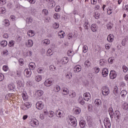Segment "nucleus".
<instances>
[{
    "label": "nucleus",
    "mask_w": 128,
    "mask_h": 128,
    "mask_svg": "<svg viewBox=\"0 0 128 128\" xmlns=\"http://www.w3.org/2000/svg\"><path fill=\"white\" fill-rule=\"evenodd\" d=\"M68 124H70L73 127H76V126L77 123L76 119L74 117H70L68 119Z\"/></svg>",
    "instance_id": "1"
},
{
    "label": "nucleus",
    "mask_w": 128,
    "mask_h": 128,
    "mask_svg": "<svg viewBox=\"0 0 128 128\" xmlns=\"http://www.w3.org/2000/svg\"><path fill=\"white\" fill-rule=\"evenodd\" d=\"M104 125L106 128H111V122L110 120L108 118H105L104 120Z\"/></svg>",
    "instance_id": "2"
},
{
    "label": "nucleus",
    "mask_w": 128,
    "mask_h": 128,
    "mask_svg": "<svg viewBox=\"0 0 128 128\" xmlns=\"http://www.w3.org/2000/svg\"><path fill=\"white\" fill-rule=\"evenodd\" d=\"M102 90L103 96H106L109 94V89L108 87L103 86L102 87Z\"/></svg>",
    "instance_id": "3"
},
{
    "label": "nucleus",
    "mask_w": 128,
    "mask_h": 128,
    "mask_svg": "<svg viewBox=\"0 0 128 128\" xmlns=\"http://www.w3.org/2000/svg\"><path fill=\"white\" fill-rule=\"evenodd\" d=\"M54 84V82H52V80L48 78L46 80L45 82H44V85L46 86H50Z\"/></svg>",
    "instance_id": "4"
},
{
    "label": "nucleus",
    "mask_w": 128,
    "mask_h": 128,
    "mask_svg": "<svg viewBox=\"0 0 128 128\" xmlns=\"http://www.w3.org/2000/svg\"><path fill=\"white\" fill-rule=\"evenodd\" d=\"M36 108L37 109L39 110H41L43 109L44 108V104L42 102L39 101L36 102Z\"/></svg>",
    "instance_id": "5"
},
{
    "label": "nucleus",
    "mask_w": 128,
    "mask_h": 128,
    "mask_svg": "<svg viewBox=\"0 0 128 128\" xmlns=\"http://www.w3.org/2000/svg\"><path fill=\"white\" fill-rule=\"evenodd\" d=\"M117 74L114 70H111L110 73V79H115L116 78Z\"/></svg>",
    "instance_id": "6"
},
{
    "label": "nucleus",
    "mask_w": 128,
    "mask_h": 128,
    "mask_svg": "<svg viewBox=\"0 0 128 128\" xmlns=\"http://www.w3.org/2000/svg\"><path fill=\"white\" fill-rule=\"evenodd\" d=\"M30 124L32 126L36 127V126L38 124V121L36 119H33L31 120L30 122Z\"/></svg>",
    "instance_id": "7"
},
{
    "label": "nucleus",
    "mask_w": 128,
    "mask_h": 128,
    "mask_svg": "<svg viewBox=\"0 0 128 128\" xmlns=\"http://www.w3.org/2000/svg\"><path fill=\"white\" fill-rule=\"evenodd\" d=\"M114 118H116V120H118L120 118V113L119 110L114 111Z\"/></svg>",
    "instance_id": "8"
},
{
    "label": "nucleus",
    "mask_w": 128,
    "mask_h": 128,
    "mask_svg": "<svg viewBox=\"0 0 128 128\" xmlns=\"http://www.w3.org/2000/svg\"><path fill=\"white\" fill-rule=\"evenodd\" d=\"M84 100L86 102H88L90 99V92H86L84 94Z\"/></svg>",
    "instance_id": "9"
},
{
    "label": "nucleus",
    "mask_w": 128,
    "mask_h": 128,
    "mask_svg": "<svg viewBox=\"0 0 128 128\" xmlns=\"http://www.w3.org/2000/svg\"><path fill=\"white\" fill-rule=\"evenodd\" d=\"M68 62V57H64L60 60V64H66Z\"/></svg>",
    "instance_id": "10"
},
{
    "label": "nucleus",
    "mask_w": 128,
    "mask_h": 128,
    "mask_svg": "<svg viewBox=\"0 0 128 128\" xmlns=\"http://www.w3.org/2000/svg\"><path fill=\"white\" fill-rule=\"evenodd\" d=\"M33 45H34V42L32 40H28L26 41V46L27 48H31L33 46Z\"/></svg>",
    "instance_id": "11"
},
{
    "label": "nucleus",
    "mask_w": 128,
    "mask_h": 128,
    "mask_svg": "<svg viewBox=\"0 0 128 128\" xmlns=\"http://www.w3.org/2000/svg\"><path fill=\"white\" fill-rule=\"evenodd\" d=\"M82 68L80 65H77L74 68V72H78L81 71Z\"/></svg>",
    "instance_id": "12"
},
{
    "label": "nucleus",
    "mask_w": 128,
    "mask_h": 128,
    "mask_svg": "<svg viewBox=\"0 0 128 128\" xmlns=\"http://www.w3.org/2000/svg\"><path fill=\"white\" fill-rule=\"evenodd\" d=\"M94 104L96 106L100 107L102 104V102L100 99H96L95 100Z\"/></svg>",
    "instance_id": "13"
},
{
    "label": "nucleus",
    "mask_w": 128,
    "mask_h": 128,
    "mask_svg": "<svg viewBox=\"0 0 128 128\" xmlns=\"http://www.w3.org/2000/svg\"><path fill=\"white\" fill-rule=\"evenodd\" d=\"M8 88L10 90H14L16 88V86L14 83H10L8 84Z\"/></svg>",
    "instance_id": "14"
},
{
    "label": "nucleus",
    "mask_w": 128,
    "mask_h": 128,
    "mask_svg": "<svg viewBox=\"0 0 128 128\" xmlns=\"http://www.w3.org/2000/svg\"><path fill=\"white\" fill-rule=\"evenodd\" d=\"M44 94V92L42 90H36V98H40Z\"/></svg>",
    "instance_id": "15"
},
{
    "label": "nucleus",
    "mask_w": 128,
    "mask_h": 128,
    "mask_svg": "<svg viewBox=\"0 0 128 128\" xmlns=\"http://www.w3.org/2000/svg\"><path fill=\"white\" fill-rule=\"evenodd\" d=\"M56 114H58V118H61V117L62 116L64 115V111L60 110H58L56 111Z\"/></svg>",
    "instance_id": "16"
},
{
    "label": "nucleus",
    "mask_w": 128,
    "mask_h": 128,
    "mask_svg": "<svg viewBox=\"0 0 128 128\" xmlns=\"http://www.w3.org/2000/svg\"><path fill=\"white\" fill-rule=\"evenodd\" d=\"M118 86H115L114 88V94L116 96L115 98H114L115 100H116V98H118Z\"/></svg>",
    "instance_id": "17"
},
{
    "label": "nucleus",
    "mask_w": 128,
    "mask_h": 128,
    "mask_svg": "<svg viewBox=\"0 0 128 128\" xmlns=\"http://www.w3.org/2000/svg\"><path fill=\"white\" fill-rule=\"evenodd\" d=\"M102 74L103 77H106L108 74V70L107 68H103L102 72Z\"/></svg>",
    "instance_id": "18"
},
{
    "label": "nucleus",
    "mask_w": 128,
    "mask_h": 128,
    "mask_svg": "<svg viewBox=\"0 0 128 128\" xmlns=\"http://www.w3.org/2000/svg\"><path fill=\"white\" fill-rule=\"evenodd\" d=\"M32 54V52L28 50H26L24 52V56H31Z\"/></svg>",
    "instance_id": "19"
},
{
    "label": "nucleus",
    "mask_w": 128,
    "mask_h": 128,
    "mask_svg": "<svg viewBox=\"0 0 128 128\" xmlns=\"http://www.w3.org/2000/svg\"><path fill=\"white\" fill-rule=\"evenodd\" d=\"M42 44L44 46H48L50 44V40L49 39L46 38L42 42Z\"/></svg>",
    "instance_id": "20"
},
{
    "label": "nucleus",
    "mask_w": 128,
    "mask_h": 128,
    "mask_svg": "<svg viewBox=\"0 0 128 128\" xmlns=\"http://www.w3.org/2000/svg\"><path fill=\"white\" fill-rule=\"evenodd\" d=\"M108 112H109V114L110 116V118H113L114 116V110L112 108H110L109 110H108Z\"/></svg>",
    "instance_id": "21"
},
{
    "label": "nucleus",
    "mask_w": 128,
    "mask_h": 128,
    "mask_svg": "<svg viewBox=\"0 0 128 128\" xmlns=\"http://www.w3.org/2000/svg\"><path fill=\"white\" fill-rule=\"evenodd\" d=\"M107 40L110 42H112L114 40V36L112 34H109L108 36Z\"/></svg>",
    "instance_id": "22"
},
{
    "label": "nucleus",
    "mask_w": 128,
    "mask_h": 128,
    "mask_svg": "<svg viewBox=\"0 0 128 128\" xmlns=\"http://www.w3.org/2000/svg\"><path fill=\"white\" fill-rule=\"evenodd\" d=\"M24 75H26V76H31L32 74V72H31V70L30 69H25V70H24Z\"/></svg>",
    "instance_id": "23"
},
{
    "label": "nucleus",
    "mask_w": 128,
    "mask_h": 128,
    "mask_svg": "<svg viewBox=\"0 0 128 128\" xmlns=\"http://www.w3.org/2000/svg\"><path fill=\"white\" fill-rule=\"evenodd\" d=\"M98 26L96 24H92V25H91V30H92L93 32H96Z\"/></svg>",
    "instance_id": "24"
},
{
    "label": "nucleus",
    "mask_w": 128,
    "mask_h": 128,
    "mask_svg": "<svg viewBox=\"0 0 128 128\" xmlns=\"http://www.w3.org/2000/svg\"><path fill=\"white\" fill-rule=\"evenodd\" d=\"M42 80V76L40 75H36V76H34V80L36 81L37 82H39L41 81Z\"/></svg>",
    "instance_id": "25"
},
{
    "label": "nucleus",
    "mask_w": 128,
    "mask_h": 128,
    "mask_svg": "<svg viewBox=\"0 0 128 128\" xmlns=\"http://www.w3.org/2000/svg\"><path fill=\"white\" fill-rule=\"evenodd\" d=\"M62 94L64 95H68V94H69V90L66 88H63L62 89Z\"/></svg>",
    "instance_id": "26"
},
{
    "label": "nucleus",
    "mask_w": 128,
    "mask_h": 128,
    "mask_svg": "<svg viewBox=\"0 0 128 128\" xmlns=\"http://www.w3.org/2000/svg\"><path fill=\"white\" fill-rule=\"evenodd\" d=\"M27 34H28V36L30 37H32L35 36V33L34 31L32 30H30L28 32H27Z\"/></svg>",
    "instance_id": "27"
},
{
    "label": "nucleus",
    "mask_w": 128,
    "mask_h": 128,
    "mask_svg": "<svg viewBox=\"0 0 128 128\" xmlns=\"http://www.w3.org/2000/svg\"><path fill=\"white\" fill-rule=\"evenodd\" d=\"M122 108L124 110H128V104L127 102H124L122 104Z\"/></svg>",
    "instance_id": "28"
},
{
    "label": "nucleus",
    "mask_w": 128,
    "mask_h": 128,
    "mask_svg": "<svg viewBox=\"0 0 128 128\" xmlns=\"http://www.w3.org/2000/svg\"><path fill=\"white\" fill-rule=\"evenodd\" d=\"M14 44H16V42L14 40H10V42H8V46L10 48L14 47Z\"/></svg>",
    "instance_id": "29"
},
{
    "label": "nucleus",
    "mask_w": 128,
    "mask_h": 128,
    "mask_svg": "<svg viewBox=\"0 0 128 128\" xmlns=\"http://www.w3.org/2000/svg\"><path fill=\"white\" fill-rule=\"evenodd\" d=\"M127 91L126 90H123L121 92L120 94L122 98H125L126 96L127 95Z\"/></svg>",
    "instance_id": "30"
},
{
    "label": "nucleus",
    "mask_w": 128,
    "mask_h": 128,
    "mask_svg": "<svg viewBox=\"0 0 128 128\" xmlns=\"http://www.w3.org/2000/svg\"><path fill=\"white\" fill-rule=\"evenodd\" d=\"M29 68L32 70H34L36 68L35 63L32 62L29 64Z\"/></svg>",
    "instance_id": "31"
},
{
    "label": "nucleus",
    "mask_w": 128,
    "mask_h": 128,
    "mask_svg": "<svg viewBox=\"0 0 128 128\" xmlns=\"http://www.w3.org/2000/svg\"><path fill=\"white\" fill-rule=\"evenodd\" d=\"M84 100H85L84 98L82 99V97L81 96L79 97L78 102H79V103H80L82 105L84 104H85Z\"/></svg>",
    "instance_id": "32"
},
{
    "label": "nucleus",
    "mask_w": 128,
    "mask_h": 128,
    "mask_svg": "<svg viewBox=\"0 0 128 128\" xmlns=\"http://www.w3.org/2000/svg\"><path fill=\"white\" fill-rule=\"evenodd\" d=\"M80 128H84L86 126V122L84 120H81L80 121Z\"/></svg>",
    "instance_id": "33"
},
{
    "label": "nucleus",
    "mask_w": 128,
    "mask_h": 128,
    "mask_svg": "<svg viewBox=\"0 0 128 128\" xmlns=\"http://www.w3.org/2000/svg\"><path fill=\"white\" fill-rule=\"evenodd\" d=\"M6 12V10L4 7L0 8V14H4Z\"/></svg>",
    "instance_id": "34"
},
{
    "label": "nucleus",
    "mask_w": 128,
    "mask_h": 128,
    "mask_svg": "<svg viewBox=\"0 0 128 128\" xmlns=\"http://www.w3.org/2000/svg\"><path fill=\"white\" fill-rule=\"evenodd\" d=\"M0 44L2 46V47L6 46L8 45V42L6 40H2L0 42Z\"/></svg>",
    "instance_id": "35"
},
{
    "label": "nucleus",
    "mask_w": 128,
    "mask_h": 128,
    "mask_svg": "<svg viewBox=\"0 0 128 128\" xmlns=\"http://www.w3.org/2000/svg\"><path fill=\"white\" fill-rule=\"evenodd\" d=\"M64 32L60 30L59 32H58V36H60V38H64Z\"/></svg>",
    "instance_id": "36"
},
{
    "label": "nucleus",
    "mask_w": 128,
    "mask_h": 128,
    "mask_svg": "<svg viewBox=\"0 0 128 128\" xmlns=\"http://www.w3.org/2000/svg\"><path fill=\"white\" fill-rule=\"evenodd\" d=\"M60 86L58 85H56V86L54 88V90L56 92H58L60 90Z\"/></svg>",
    "instance_id": "37"
},
{
    "label": "nucleus",
    "mask_w": 128,
    "mask_h": 128,
    "mask_svg": "<svg viewBox=\"0 0 128 128\" xmlns=\"http://www.w3.org/2000/svg\"><path fill=\"white\" fill-rule=\"evenodd\" d=\"M89 24L88 20H86L85 23L84 24V28L86 29H88V27H89V26H90L89 24Z\"/></svg>",
    "instance_id": "38"
},
{
    "label": "nucleus",
    "mask_w": 128,
    "mask_h": 128,
    "mask_svg": "<svg viewBox=\"0 0 128 128\" xmlns=\"http://www.w3.org/2000/svg\"><path fill=\"white\" fill-rule=\"evenodd\" d=\"M24 106H25V107H26V108H27V109H28L29 108H30L31 107V104L30 102H26L24 103Z\"/></svg>",
    "instance_id": "39"
},
{
    "label": "nucleus",
    "mask_w": 128,
    "mask_h": 128,
    "mask_svg": "<svg viewBox=\"0 0 128 128\" xmlns=\"http://www.w3.org/2000/svg\"><path fill=\"white\" fill-rule=\"evenodd\" d=\"M84 64L86 68H89L91 64L90 62L88 60L85 62Z\"/></svg>",
    "instance_id": "40"
},
{
    "label": "nucleus",
    "mask_w": 128,
    "mask_h": 128,
    "mask_svg": "<svg viewBox=\"0 0 128 128\" xmlns=\"http://www.w3.org/2000/svg\"><path fill=\"white\" fill-rule=\"evenodd\" d=\"M33 22V20L32 18L31 17H29L28 18H26V23L29 24H32V23Z\"/></svg>",
    "instance_id": "41"
},
{
    "label": "nucleus",
    "mask_w": 128,
    "mask_h": 128,
    "mask_svg": "<svg viewBox=\"0 0 128 128\" xmlns=\"http://www.w3.org/2000/svg\"><path fill=\"white\" fill-rule=\"evenodd\" d=\"M50 70H52L54 72H56V66H54V65H51L50 66Z\"/></svg>",
    "instance_id": "42"
},
{
    "label": "nucleus",
    "mask_w": 128,
    "mask_h": 128,
    "mask_svg": "<svg viewBox=\"0 0 128 128\" xmlns=\"http://www.w3.org/2000/svg\"><path fill=\"white\" fill-rule=\"evenodd\" d=\"M17 85L18 88H21L22 86H24V84L21 81H18L17 82Z\"/></svg>",
    "instance_id": "43"
},
{
    "label": "nucleus",
    "mask_w": 128,
    "mask_h": 128,
    "mask_svg": "<svg viewBox=\"0 0 128 128\" xmlns=\"http://www.w3.org/2000/svg\"><path fill=\"white\" fill-rule=\"evenodd\" d=\"M66 77L68 79H70L72 77V74L70 72H68L66 75Z\"/></svg>",
    "instance_id": "44"
},
{
    "label": "nucleus",
    "mask_w": 128,
    "mask_h": 128,
    "mask_svg": "<svg viewBox=\"0 0 128 128\" xmlns=\"http://www.w3.org/2000/svg\"><path fill=\"white\" fill-rule=\"evenodd\" d=\"M106 62L104 60H100V66H106Z\"/></svg>",
    "instance_id": "45"
},
{
    "label": "nucleus",
    "mask_w": 128,
    "mask_h": 128,
    "mask_svg": "<svg viewBox=\"0 0 128 128\" xmlns=\"http://www.w3.org/2000/svg\"><path fill=\"white\" fill-rule=\"evenodd\" d=\"M100 14L99 12H95V14H94L95 19L98 20L100 18Z\"/></svg>",
    "instance_id": "46"
},
{
    "label": "nucleus",
    "mask_w": 128,
    "mask_h": 128,
    "mask_svg": "<svg viewBox=\"0 0 128 128\" xmlns=\"http://www.w3.org/2000/svg\"><path fill=\"white\" fill-rule=\"evenodd\" d=\"M88 50V48L86 46H84L83 47V52L84 53H86Z\"/></svg>",
    "instance_id": "47"
},
{
    "label": "nucleus",
    "mask_w": 128,
    "mask_h": 128,
    "mask_svg": "<svg viewBox=\"0 0 128 128\" xmlns=\"http://www.w3.org/2000/svg\"><path fill=\"white\" fill-rule=\"evenodd\" d=\"M6 4V0H0V5L1 6Z\"/></svg>",
    "instance_id": "48"
},
{
    "label": "nucleus",
    "mask_w": 128,
    "mask_h": 128,
    "mask_svg": "<svg viewBox=\"0 0 128 128\" xmlns=\"http://www.w3.org/2000/svg\"><path fill=\"white\" fill-rule=\"evenodd\" d=\"M52 54V50L50 49H48L47 51L48 56H50Z\"/></svg>",
    "instance_id": "49"
},
{
    "label": "nucleus",
    "mask_w": 128,
    "mask_h": 128,
    "mask_svg": "<svg viewBox=\"0 0 128 128\" xmlns=\"http://www.w3.org/2000/svg\"><path fill=\"white\" fill-rule=\"evenodd\" d=\"M43 70L44 68H40L37 69V72H38V74H42L44 72Z\"/></svg>",
    "instance_id": "50"
},
{
    "label": "nucleus",
    "mask_w": 128,
    "mask_h": 128,
    "mask_svg": "<svg viewBox=\"0 0 128 128\" xmlns=\"http://www.w3.org/2000/svg\"><path fill=\"white\" fill-rule=\"evenodd\" d=\"M114 60V58L113 57L110 58L109 59H108V62L111 64H113Z\"/></svg>",
    "instance_id": "51"
},
{
    "label": "nucleus",
    "mask_w": 128,
    "mask_h": 128,
    "mask_svg": "<svg viewBox=\"0 0 128 128\" xmlns=\"http://www.w3.org/2000/svg\"><path fill=\"white\" fill-rule=\"evenodd\" d=\"M42 14L45 15V16H48V11L46 9H44L42 10Z\"/></svg>",
    "instance_id": "52"
},
{
    "label": "nucleus",
    "mask_w": 128,
    "mask_h": 128,
    "mask_svg": "<svg viewBox=\"0 0 128 128\" xmlns=\"http://www.w3.org/2000/svg\"><path fill=\"white\" fill-rule=\"evenodd\" d=\"M4 24H5L6 26H8L10 25V22L9 20L6 19L4 20Z\"/></svg>",
    "instance_id": "53"
},
{
    "label": "nucleus",
    "mask_w": 128,
    "mask_h": 128,
    "mask_svg": "<svg viewBox=\"0 0 128 128\" xmlns=\"http://www.w3.org/2000/svg\"><path fill=\"white\" fill-rule=\"evenodd\" d=\"M59 28V24L58 23H54V24H53V28L56 29V28Z\"/></svg>",
    "instance_id": "54"
},
{
    "label": "nucleus",
    "mask_w": 128,
    "mask_h": 128,
    "mask_svg": "<svg viewBox=\"0 0 128 128\" xmlns=\"http://www.w3.org/2000/svg\"><path fill=\"white\" fill-rule=\"evenodd\" d=\"M54 116V111H50V115H48V116L50 118H53Z\"/></svg>",
    "instance_id": "55"
},
{
    "label": "nucleus",
    "mask_w": 128,
    "mask_h": 128,
    "mask_svg": "<svg viewBox=\"0 0 128 128\" xmlns=\"http://www.w3.org/2000/svg\"><path fill=\"white\" fill-rule=\"evenodd\" d=\"M2 70L4 72H7L8 70V66H4Z\"/></svg>",
    "instance_id": "56"
},
{
    "label": "nucleus",
    "mask_w": 128,
    "mask_h": 128,
    "mask_svg": "<svg viewBox=\"0 0 128 128\" xmlns=\"http://www.w3.org/2000/svg\"><path fill=\"white\" fill-rule=\"evenodd\" d=\"M122 68L123 69V71L124 72H128V68L127 66H124L122 67Z\"/></svg>",
    "instance_id": "57"
},
{
    "label": "nucleus",
    "mask_w": 128,
    "mask_h": 128,
    "mask_svg": "<svg viewBox=\"0 0 128 128\" xmlns=\"http://www.w3.org/2000/svg\"><path fill=\"white\" fill-rule=\"evenodd\" d=\"M112 12H113V10L112 9H110V8L108 9L107 13L108 14L110 15L111 14H112Z\"/></svg>",
    "instance_id": "58"
},
{
    "label": "nucleus",
    "mask_w": 128,
    "mask_h": 128,
    "mask_svg": "<svg viewBox=\"0 0 128 128\" xmlns=\"http://www.w3.org/2000/svg\"><path fill=\"white\" fill-rule=\"evenodd\" d=\"M100 71V68H99L95 67L94 72L96 74H98Z\"/></svg>",
    "instance_id": "59"
},
{
    "label": "nucleus",
    "mask_w": 128,
    "mask_h": 128,
    "mask_svg": "<svg viewBox=\"0 0 128 128\" xmlns=\"http://www.w3.org/2000/svg\"><path fill=\"white\" fill-rule=\"evenodd\" d=\"M4 79V75L0 73V82L2 81Z\"/></svg>",
    "instance_id": "60"
},
{
    "label": "nucleus",
    "mask_w": 128,
    "mask_h": 128,
    "mask_svg": "<svg viewBox=\"0 0 128 128\" xmlns=\"http://www.w3.org/2000/svg\"><path fill=\"white\" fill-rule=\"evenodd\" d=\"M88 110L89 112H92V104H89L88 106Z\"/></svg>",
    "instance_id": "61"
},
{
    "label": "nucleus",
    "mask_w": 128,
    "mask_h": 128,
    "mask_svg": "<svg viewBox=\"0 0 128 128\" xmlns=\"http://www.w3.org/2000/svg\"><path fill=\"white\" fill-rule=\"evenodd\" d=\"M81 110H80V108H77L76 110V114H80Z\"/></svg>",
    "instance_id": "62"
},
{
    "label": "nucleus",
    "mask_w": 128,
    "mask_h": 128,
    "mask_svg": "<svg viewBox=\"0 0 128 128\" xmlns=\"http://www.w3.org/2000/svg\"><path fill=\"white\" fill-rule=\"evenodd\" d=\"M68 54L69 56H72L74 55V53L71 50H69L68 52Z\"/></svg>",
    "instance_id": "63"
},
{
    "label": "nucleus",
    "mask_w": 128,
    "mask_h": 128,
    "mask_svg": "<svg viewBox=\"0 0 128 128\" xmlns=\"http://www.w3.org/2000/svg\"><path fill=\"white\" fill-rule=\"evenodd\" d=\"M56 12H60L61 10L60 7L59 6H57L56 7Z\"/></svg>",
    "instance_id": "64"
}]
</instances>
